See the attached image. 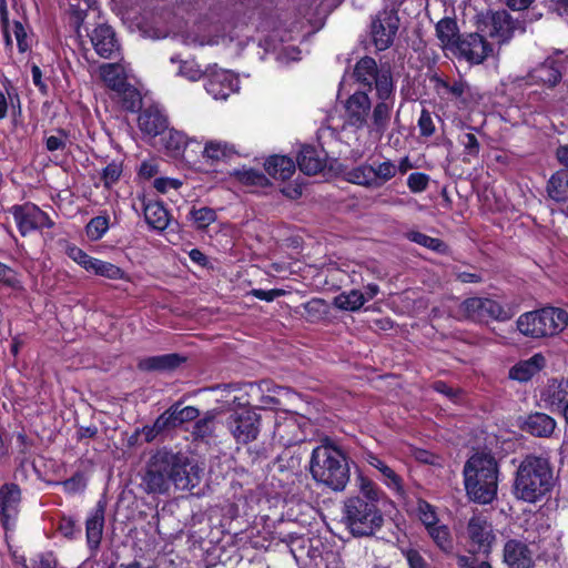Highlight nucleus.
Listing matches in <instances>:
<instances>
[{
    "label": "nucleus",
    "instance_id": "nucleus-1",
    "mask_svg": "<svg viewBox=\"0 0 568 568\" xmlns=\"http://www.w3.org/2000/svg\"><path fill=\"white\" fill-rule=\"evenodd\" d=\"M203 469L186 454L168 449L158 450L149 460L143 477L148 494H166L173 485L178 490H192L199 486Z\"/></svg>",
    "mask_w": 568,
    "mask_h": 568
},
{
    "label": "nucleus",
    "instance_id": "nucleus-2",
    "mask_svg": "<svg viewBox=\"0 0 568 568\" xmlns=\"http://www.w3.org/2000/svg\"><path fill=\"white\" fill-rule=\"evenodd\" d=\"M358 488L361 496L344 501L343 521L353 536H371L383 524V515L377 507L383 491L364 476H358Z\"/></svg>",
    "mask_w": 568,
    "mask_h": 568
},
{
    "label": "nucleus",
    "instance_id": "nucleus-3",
    "mask_svg": "<svg viewBox=\"0 0 568 568\" xmlns=\"http://www.w3.org/2000/svg\"><path fill=\"white\" fill-rule=\"evenodd\" d=\"M555 484V471L549 458L528 454L517 467L513 489L517 499L535 504L547 497Z\"/></svg>",
    "mask_w": 568,
    "mask_h": 568
},
{
    "label": "nucleus",
    "instance_id": "nucleus-4",
    "mask_svg": "<svg viewBox=\"0 0 568 568\" xmlns=\"http://www.w3.org/2000/svg\"><path fill=\"white\" fill-rule=\"evenodd\" d=\"M310 471L316 483L334 491H343L351 477L346 455L329 442H324L313 449Z\"/></svg>",
    "mask_w": 568,
    "mask_h": 568
},
{
    "label": "nucleus",
    "instance_id": "nucleus-5",
    "mask_svg": "<svg viewBox=\"0 0 568 568\" xmlns=\"http://www.w3.org/2000/svg\"><path fill=\"white\" fill-rule=\"evenodd\" d=\"M465 488L470 499L489 504L497 495L498 468L495 458L487 453L474 454L464 466Z\"/></svg>",
    "mask_w": 568,
    "mask_h": 568
},
{
    "label": "nucleus",
    "instance_id": "nucleus-6",
    "mask_svg": "<svg viewBox=\"0 0 568 568\" xmlns=\"http://www.w3.org/2000/svg\"><path fill=\"white\" fill-rule=\"evenodd\" d=\"M568 325V313L559 307L546 306L521 314L516 322L520 334L532 339L552 337Z\"/></svg>",
    "mask_w": 568,
    "mask_h": 568
},
{
    "label": "nucleus",
    "instance_id": "nucleus-7",
    "mask_svg": "<svg viewBox=\"0 0 568 568\" xmlns=\"http://www.w3.org/2000/svg\"><path fill=\"white\" fill-rule=\"evenodd\" d=\"M404 4L405 10L416 9L420 10L424 6L423 0H384L383 10L372 16L369 22V30L372 36H397V33H413V36H420L423 30H410L405 24L397 13V7Z\"/></svg>",
    "mask_w": 568,
    "mask_h": 568
},
{
    "label": "nucleus",
    "instance_id": "nucleus-8",
    "mask_svg": "<svg viewBox=\"0 0 568 568\" xmlns=\"http://www.w3.org/2000/svg\"><path fill=\"white\" fill-rule=\"evenodd\" d=\"M290 551L297 562L306 565V559L313 568H341V560L337 554L333 551L321 550L320 539H311L304 536L292 537L290 541Z\"/></svg>",
    "mask_w": 568,
    "mask_h": 568
},
{
    "label": "nucleus",
    "instance_id": "nucleus-9",
    "mask_svg": "<svg viewBox=\"0 0 568 568\" xmlns=\"http://www.w3.org/2000/svg\"><path fill=\"white\" fill-rule=\"evenodd\" d=\"M223 424L235 443L246 445L257 438L261 416L254 409L243 406L231 410Z\"/></svg>",
    "mask_w": 568,
    "mask_h": 568
},
{
    "label": "nucleus",
    "instance_id": "nucleus-10",
    "mask_svg": "<svg viewBox=\"0 0 568 568\" xmlns=\"http://www.w3.org/2000/svg\"><path fill=\"white\" fill-rule=\"evenodd\" d=\"M353 75L361 85L372 89L375 84L378 99L393 95V80L388 70H379L376 61L371 57H364L355 64Z\"/></svg>",
    "mask_w": 568,
    "mask_h": 568
},
{
    "label": "nucleus",
    "instance_id": "nucleus-11",
    "mask_svg": "<svg viewBox=\"0 0 568 568\" xmlns=\"http://www.w3.org/2000/svg\"><path fill=\"white\" fill-rule=\"evenodd\" d=\"M460 312L474 322L489 320L505 322L514 316V312L505 308L500 303L487 297H469L460 304Z\"/></svg>",
    "mask_w": 568,
    "mask_h": 568
},
{
    "label": "nucleus",
    "instance_id": "nucleus-12",
    "mask_svg": "<svg viewBox=\"0 0 568 568\" xmlns=\"http://www.w3.org/2000/svg\"><path fill=\"white\" fill-rule=\"evenodd\" d=\"M10 213L13 215L17 227L22 236H27L37 230L52 229L54 226V222L50 216L31 202L11 206Z\"/></svg>",
    "mask_w": 568,
    "mask_h": 568
},
{
    "label": "nucleus",
    "instance_id": "nucleus-13",
    "mask_svg": "<svg viewBox=\"0 0 568 568\" xmlns=\"http://www.w3.org/2000/svg\"><path fill=\"white\" fill-rule=\"evenodd\" d=\"M477 26L479 32L488 33V36H510L526 32L524 24L514 20L506 10L479 14Z\"/></svg>",
    "mask_w": 568,
    "mask_h": 568
},
{
    "label": "nucleus",
    "instance_id": "nucleus-14",
    "mask_svg": "<svg viewBox=\"0 0 568 568\" xmlns=\"http://www.w3.org/2000/svg\"><path fill=\"white\" fill-rule=\"evenodd\" d=\"M446 45H449L456 54L471 63L483 62L493 53V47L486 38H446Z\"/></svg>",
    "mask_w": 568,
    "mask_h": 568
},
{
    "label": "nucleus",
    "instance_id": "nucleus-15",
    "mask_svg": "<svg viewBox=\"0 0 568 568\" xmlns=\"http://www.w3.org/2000/svg\"><path fill=\"white\" fill-rule=\"evenodd\" d=\"M467 535L478 551L489 552L495 541L493 525L483 515H474L467 525Z\"/></svg>",
    "mask_w": 568,
    "mask_h": 568
},
{
    "label": "nucleus",
    "instance_id": "nucleus-16",
    "mask_svg": "<svg viewBox=\"0 0 568 568\" xmlns=\"http://www.w3.org/2000/svg\"><path fill=\"white\" fill-rule=\"evenodd\" d=\"M503 561L508 568H532L535 565L532 550L519 539H508L505 542Z\"/></svg>",
    "mask_w": 568,
    "mask_h": 568
},
{
    "label": "nucleus",
    "instance_id": "nucleus-17",
    "mask_svg": "<svg viewBox=\"0 0 568 568\" xmlns=\"http://www.w3.org/2000/svg\"><path fill=\"white\" fill-rule=\"evenodd\" d=\"M371 100L363 91L354 92L345 103L346 122L351 126L362 129L367 125Z\"/></svg>",
    "mask_w": 568,
    "mask_h": 568
},
{
    "label": "nucleus",
    "instance_id": "nucleus-18",
    "mask_svg": "<svg viewBox=\"0 0 568 568\" xmlns=\"http://www.w3.org/2000/svg\"><path fill=\"white\" fill-rule=\"evenodd\" d=\"M21 500V490L16 484H4L0 487V523L4 528L14 519Z\"/></svg>",
    "mask_w": 568,
    "mask_h": 568
},
{
    "label": "nucleus",
    "instance_id": "nucleus-19",
    "mask_svg": "<svg viewBox=\"0 0 568 568\" xmlns=\"http://www.w3.org/2000/svg\"><path fill=\"white\" fill-rule=\"evenodd\" d=\"M368 465L375 468L379 473V480L390 490L397 495L403 496L405 494L403 478L397 471L390 467L385 460L381 459L373 453L366 454L365 457Z\"/></svg>",
    "mask_w": 568,
    "mask_h": 568
},
{
    "label": "nucleus",
    "instance_id": "nucleus-20",
    "mask_svg": "<svg viewBox=\"0 0 568 568\" xmlns=\"http://www.w3.org/2000/svg\"><path fill=\"white\" fill-rule=\"evenodd\" d=\"M257 47L263 49L264 54L272 53L281 62L300 59L301 51L296 47L287 44L285 38H257Z\"/></svg>",
    "mask_w": 568,
    "mask_h": 568
},
{
    "label": "nucleus",
    "instance_id": "nucleus-21",
    "mask_svg": "<svg viewBox=\"0 0 568 568\" xmlns=\"http://www.w3.org/2000/svg\"><path fill=\"white\" fill-rule=\"evenodd\" d=\"M274 436L283 445H292L303 439V432L296 415H285L276 418Z\"/></svg>",
    "mask_w": 568,
    "mask_h": 568
},
{
    "label": "nucleus",
    "instance_id": "nucleus-22",
    "mask_svg": "<svg viewBox=\"0 0 568 568\" xmlns=\"http://www.w3.org/2000/svg\"><path fill=\"white\" fill-rule=\"evenodd\" d=\"M199 416L200 410L194 406H185L180 408L179 405H173L156 418V427H178L183 423L195 420Z\"/></svg>",
    "mask_w": 568,
    "mask_h": 568
},
{
    "label": "nucleus",
    "instance_id": "nucleus-23",
    "mask_svg": "<svg viewBox=\"0 0 568 568\" xmlns=\"http://www.w3.org/2000/svg\"><path fill=\"white\" fill-rule=\"evenodd\" d=\"M372 113V121L368 125L369 134L381 139L389 126L393 100L390 98L379 99Z\"/></svg>",
    "mask_w": 568,
    "mask_h": 568
},
{
    "label": "nucleus",
    "instance_id": "nucleus-24",
    "mask_svg": "<svg viewBox=\"0 0 568 568\" xmlns=\"http://www.w3.org/2000/svg\"><path fill=\"white\" fill-rule=\"evenodd\" d=\"M520 428L532 436L548 438L556 429V422L545 413H534L523 420Z\"/></svg>",
    "mask_w": 568,
    "mask_h": 568
},
{
    "label": "nucleus",
    "instance_id": "nucleus-25",
    "mask_svg": "<svg viewBox=\"0 0 568 568\" xmlns=\"http://www.w3.org/2000/svg\"><path fill=\"white\" fill-rule=\"evenodd\" d=\"M239 81L230 72H217L205 83V89L214 99H226L237 90Z\"/></svg>",
    "mask_w": 568,
    "mask_h": 568
},
{
    "label": "nucleus",
    "instance_id": "nucleus-26",
    "mask_svg": "<svg viewBox=\"0 0 568 568\" xmlns=\"http://www.w3.org/2000/svg\"><path fill=\"white\" fill-rule=\"evenodd\" d=\"M546 365V358L541 353L534 354L528 359L515 364L509 371V377L514 381L526 383L539 373Z\"/></svg>",
    "mask_w": 568,
    "mask_h": 568
},
{
    "label": "nucleus",
    "instance_id": "nucleus-27",
    "mask_svg": "<svg viewBox=\"0 0 568 568\" xmlns=\"http://www.w3.org/2000/svg\"><path fill=\"white\" fill-rule=\"evenodd\" d=\"M138 121L140 130L150 136L160 135L168 128L166 116L153 106L143 110Z\"/></svg>",
    "mask_w": 568,
    "mask_h": 568
},
{
    "label": "nucleus",
    "instance_id": "nucleus-28",
    "mask_svg": "<svg viewBox=\"0 0 568 568\" xmlns=\"http://www.w3.org/2000/svg\"><path fill=\"white\" fill-rule=\"evenodd\" d=\"M239 153L235 144L222 140H210L202 152L203 158L212 163L227 161Z\"/></svg>",
    "mask_w": 568,
    "mask_h": 568
},
{
    "label": "nucleus",
    "instance_id": "nucleus-29",
    "mask_svg": "<svg viewBox=\"0 0 568 568\" xmlns=\"http://www.w3.org/2000/svg\"><path fill=\"white\" fill-rule=\"evenodd\" d=\"M104 526V506L99 503L87 519V540L91 549H97L101 542Z\"/></svg>",
    "mask_w": 568,
    "mask_h": 568
},
{
    "label": "nucleus",
    "instance_id": "nucleus-30",
    "mask_svg": "<svg viewBox=\"0 0 568 568\" xmlns=\"http://www.w3.org/2000/svg\"><path fill=\"white\" fill-rule=\"evenodd\" d=\"M265 171L274 179L288 180L295 172V163L283 155L270 156L264 163Z\"/></svg>",
    "mask_w": 568,
    "mask_h": 568
},
{
    "label": "nucleus",
    "instance_id": "nucleus-31",
    "mask_svg": "<svg viewBox=\"0 0 568 568\" xmlns=\"http://www.w3.org/2000/svg\"><path fill=\"white\" fill-rule=\"evenodd\" d=\"M99 74L104 84L114 92H118L128 83L124 68L118 62L100 65Z\"/></svg>",
    "mask_w": 568,
    "mask_h": 568
},
{
    "label": "nucleus",
    "instance_id": "nucleus-32",
    "mask_svg": "<svg viewBox=\"0 0 568 568\" xmlns=\"http://www.w3.org/2000/svg\"><path fill=\"white\" fill-rule=\"evenodd\" d=\"M297 164L303 173L314 175L323 170L324 159L318 155L315 148L304 145L298 152Z\"/></svg>",
    "mask_w": 568,
    "mask_h": 568
},
{
    "label": "nucleus",
    "instance_id": "nucleus-33",
    "mask_svg": "<svg viewBox=\"0 0 568 568\" xmlns=\"http://www.w3.org/2000/svg\"><path fill=\"white\" fill-rule=\"evenodd\" d=\"M182 361L183 359L178 354H165L143 358L139 362L138 367L145 372L171 371L176 368Z\"/></svg>",
    "mask_w": 568,
    "mask_h": 568
},
{
    "label": "nucleus",
    "instance_id": "nucleus-34",
    "mask_svg": "<svg viewBox=\"0 0 568 568\" xmlns=\"http://www.w3.org/2000/svg\"><path fill=\"white\" fill-rule=\"evenodd\" d=\"M548 196L556 202L568 200V170H559L547 182Z\"/></svg>",
    "mask_w": 568,
    "mask_h": 568
},
{
    "label": "nucleus",
    "instance_id": "nucleus-35",
    "mask_svg": "<svg viewBox=\"0 0 568 568\" xmlns=\"http://www.w3.org/2000/svg\"><path fill=\"white\" fill-rule=\"evenodd\" d=\"M145 222L154 230L163 231L168 227L169 212L160 202H148L144 204Z\"/></svg>",
    "mask_w": 568,
    "mask_h": 568
},
{
    "label": "nucleus",
    "instance_id": "nucleus-36",
    "mask_svg": "<svg viewBox=\"0 0 568 568\" xmlns=\"http://www.w3.org/2000/svg\"><path fill=\"white\" fill-rule=\"evenodd\" d=\"M532 83H542L555 87L561 79V73L552 63H542L529 73Z\"/></svg>",
    "mask_w": 568,
    "mask_h": 568
},
{
    "label": "nucleus",
    "instance_id": "nucleus-37",
    "mask_svg": "<svg viewBox=\"0 0 568 568\" xmlns=\"http://www.w3.org/2000/svg\"><path fill=\"white\" fill-rule=\"evenodd\" d=\"M333 304L338 310L356 312L365 304V294L358 290L342 292L334 297Z\"/></svg>",
    "mask_w": 568,
    "mask_h": 568
},
{
    "label": "nucleus",
    "instance_id": "nucleus-38",
    "mask_svg": "<svg viewBox=\"0 0 568 568\" xmlns=\"http://www.w3.org/2000/svg\"><path fill=\"white\" fill-rule=\"evenodd\" d=\"M95 52L103 59H121V44L116 38H89Z\"/></svg>",
    "mask_w": 568,
    "mask_h": 568
},
{
    "label": "nucleus",
    "instance_id": "nucleus-39",
    "mask_svg": "<svg viewBox=\"0 0 568 568\" xmlns=\"http://www.w3.org/2000/svg\"><path fill=\"white\" fill-rule=\"evenodd\" d=\"M345 180L361 186L375 189L372 164L363 163L345 172Z\"/></svg>",
    "mask_w": 568,
    "mask_h": 568
},
{
    "label": "nucleus",
    "instance_id": "nucleus-40",
    "mask_svg": "<svg viewBox=\"0 0 568 568\" xmlns=\"http://www.w3.org/2000/svg\"><path fill=\"white\" fill-rule=\"evenodd\" d=\"M216 416L215 409L207 410L202 418L195 422L192 430L195 439L207 440L214 436Z\"/></svg>",
    "mask_w": 568,
    "mask_h": 568
},
{
    "label": "nucleus",
    "instance_id": "nucleus-41",
    "mask_svg": "<svg viewBox=\"0 0 568 568\" xmlns=\"http://www.w3.org/2000/svg\"><path fill=\"white\" fill-rule=\"evenodd\" d=\"M373 168V178L375 184V189L382 187L385 183L390 181L397 173V165L390 161L386 160L383 162H374L372 164Z\"/></svg>",
    "mask_w": 568,
    "mask_h": 568
},
{
    "label": "nucleus",
    "instance_id": "nucleus-42",
    "mask_svg": "<svg viewBox=\"0 0 568 568\" xmlns=\"http://www.w3.org/2000/svg\"><path fill=\"white\" fill-rule=\"evenodd\" d=\"M89 272L109 280H123L125 272L119 266L99 258H94Z\"/></svg>",
    "mask_w": 568,
    "mask_h": 568
},
{
    "label": "nucleus",
    "instance_id": "nucleus-43",
    "mask_svg": "<svg viewBox=\"0 0 568 568\" xmlns=\"http://www.w3.org/2000/svg\"><path fill=\"white\" fill-rule=\"evenodd\" d=\"M0 24L3 36H27L22 22L9 20L6 0H0Z\"/></svg>",
    "mask_w": 568,
    "mask_h": 568
},
{
    "label": "nucleus",
    "instance_id": "nucleus-44",
    "mask_svg": "<svg viewBox=\"0 0 568 568\" xmlns=\"http://www.w3.org/2000/svg\"><path fill=\"white\" fill-rule=\"evenodd\" d=\"M406 237L424 247H427L437 253H444L447 250V245L439 239L430 237L418 231H410L406 233Z\"/></svg>",
    "mask_w": 568,
    "mask_h": 568
},
{
    "label": "nucleus",
    "instance_id": "nucleus-45",
    "mask_svg": "<svg viewBox=\"0 0 568 568\" xmlns=\"http://www.w3.org/2000/svg\"><path fill=\"white\" fill-rule=\"evenodd\" d=\"M427 531L439 549L445 552H450L453 550V539L447 526H430Z\"/></svg>",
    "mask_w": 568,
    "mask_h": 568
},
{
    "label": "nucleus",
    "instance_id": "nucleus-46",
    "mask_svg": "<svg viewBox=\"0 0 568 568\" xmlns=\"http://www.w3.org/2000/svg\"><path fill=\"white\" fill-rule=\"evenodd\" d=\"M187 144L184 133L176 130H169L164 136V146L168 152L173 156H179L184 151Z\"/></svg>",
    "mask_w": 568,
    "mask_h": 568
},
{
    "label": "nucleus",
    "instance_id": "nucleus-47",
    "mask_svg": "<svg viewBox=\"0 0 568 568\" xmlns=\"http://www.w3.org/2000/svg\"><path fill=\"white\" fill-rule=\"evenodd\" d=\"M458 143L464 149V162H470V159L478 158L480 152V143L474 133L466 132L459 134Z\"/></svg>",
    "mask_w": 568,
    "mask_h": 568
},
{
    "label": "nucleus",
    "instance_id": "nucleus-48",
    "mask_svg": "<svg viewBox=\"0 0 568 568\" xmlns=\"http://www.w3.org/2000/svg\"><path fill=\"white\" fill-rule=\"evenodd\" d=\"M122 101V106L128 111H136L141 106L140 92L130 83H126L121 90L115 92Z\"/></svg>",
    "mask_w": 568,
    "mask_h": 568
},
{
    "label": "nucleus",
    "instance_id": "nucleus-49",
    "mask_svg": "<svg viewBox=\"0 0 568 568\" xmlns=\"http://www.w3.org/2000/svg\"><path fill=\"white\" fill-rule=\"evenodd\" d=\"M170 60L172 63H180L179 74L181 77L190 81H199L203 77V71L194 61L183 60L180 54L172 55Z\"/></svg>",
    "mask_w": 568,
    "mask_h": 568
},
{
    "label": "nucleus",
    "instance_id": "nucleus-50",
    "mask_svg": "<svg viewBox=\"0 0 568 568\" xmlns=\"http://www.w3.org/2000/svg\"><path fill=\"white\" fill-rule=\"evenodd\" d=\"M189 216L197 229H205L215 222L216 212L207 206H202L200 209L193 207L190 211Z\"/></svg>",
    "mask_w": 568,
    "mask_h": 568
},
{
    "label": "nucleus",
    "instance_id": "nucleus-51",
    "mask_svg": "<svg viewBox=\"0 0 568 568\" xmlns=\"http://www.w3.org/2000/svg\"><path fill=\"white\" fill-rule=\"evenodd\" d=\"M109 230V217L105 215H99L90 220L85 226V232L91 241H98Z\"/></svg>",
    "mask_w": 568,
    "mask_h": 568
},
{
    "label": "nucleus",
    "instance_id": "nucleus-52",
    "mask_svg": "<svg viewBox=\"0 0 568 568\" xmlns=\"http://www.w3.org/2000/svg\"><path fill=\"white\" fill-rule=\"evenodd\" d=\"M234 175L241 183L246 185L264 186L267 184L266 176L254 169L236 170Z\"/></svg>",
    "mask_w": 568,
    "mask_h": 568
},
{
    "label": "nucleus",
    "instance_id": "nucleus-53",
    "mask_svg": "<svg viewBox=\"0 0 568 568\" xmlns=\"http://www.w3.org/2000/svg\"><path fill=\"white\" fill-rule=\"evenodd\" d=\"M122 174V163L112 161L103 170L101 179L105 187L110 189L116 183Z\"/></svg>",
    "mask_w": 568,
    "mask_h": 568
},
{
    "label": "nucleus",
    "instance_id": "nucleus-54",
    "mask_svg": "<svg viewBox=\"0 0 568 568\" xmlns=\"http://www.w3.org/2000/svg\"><path fill=\"white\" fill-rule=\"evenodd\" d=\"M0 282L12 288L22 290L21 281L19 280L18 273L10 266L0 262Z\"/></svg>",
    "mask_w": 568,
    "mask_h": 568
},
{
    "label": "nucleus",
    "instance_id": "nucleus-55",
    "mask_svg": "<svg viewBox=\"0 0 568 568\" xmlns=\"http://www.w3.org/2000/svg\"><path fill=\"white\" fill-rule=\"evenodd\" d=\"M419 134L423 138H429L436 132V126L432 113L427 109H423L417 121Z\"/></svg>",
    "mask_w": 568,
    "mask_h": 568
},
{
    "label": "nucleus",
    "instance_id": "nucleus-56",
    "mask_svg": "<svg viewBox=\"0 0 568 568\" xmlns=\"http://www.w3.org/2000/svg\"><path fill=\"white\" fill-rule=\"evenodd\" d=\"M68 256L82 266L85 271L89 272L90 266L92 265L95 257L88 255L83 250L77 246L68 247Z\"/></svg>",
    "mask_w": 568,
    "mask_h": 568
},
{
    "label": "nucleus",
    "instance_id": "nucleus-57",
    "mask_svg": "<svg viewBox=\"0 0 568 568\" xmlns=\"http://www.w3.org/2000/svg\"><path fill=\"white\" fill-rule=\"evenodd\" d=\"M32 568H57L58 561L52 552H41L31 559Z\"/></svg>",
    "mask_w": 568,
    "mask_h": 568
},
{
    "label": "nucleus",
    "instance_id": "nucleus-58",
    "mask_svg": "<svg viewBox=\"0 0 568 568\" xmlns=\"http://www.w3.org/2000/svg\"><path fill=\"white\" fill-rule=\"evenodd\" d=\"M428 181L429 179L426 174L416 172L409 174L407 178V185L412 192L418 193L427 187Z\"/></svg>",
    "mask_w": 568,
    "mask_h": 568
},
{
    "label": "nucleus",
    "instance_id": "nucleus-59",
    "mask_svg": "<svg viewBox=\"0 0 568 568\" xmlns=\"http://www.w3.org/2000/svg\"><path fill=\"white\" fill-rule=\"evenodd\" d=\"M456 559L458 568H493L489 562L480 561L471 556L458 555Z\"/></svg>",
    "mask_w": 568,
    "mask_h": 568
},
{
    "label": "nucleus",
    "instance_id": "nucleus-60",
    "mask_svg": "<svg viewBox=\"0 0 568 568\" xmlns=\"http://www.w3.org/2000/svg\"><path fill=\"white\" fill-rule=\"evenodd\" d=\"M436 36H456L457 22L452 18H444L436 24Z\"/></svg>",
    "mask_w": 568,
    "mask_h": 568
},
{
    "label": "nucleus",
    "instance_id": "nucleus-61",
    "mask_svg": "<svg viewBox=\"0 0 568 568\" xmlns=\"http://www.w3.org/2000/svg\"><path fill=\"white\" fill-rule=\"evenodd\" d=\"M419 517L423 524L426 526L427 530L430 528V526H437L435 510L429 504L424 503L419 505Z\"/></svg>",
    "mask_w": 568,
    "mask_h": 568
},
{
    "label": "nucleus",
    "instance_id": "nucleus-62",
    "mask_svg": "<svg viewBox=\"0 0 568 568\" xmlns=\"http://www.w3.org/2000/svg\"><path fill=\"white\" fill-rule=\"evenodd\" d=\"M67 144V134L64 131H59L58 135H50L45 138V146L48 151L53 152L63 150Z\"/></svg>",
    "mask_w": 568,
    "mask_h": 568
},
{
    "label": "nucleus",
    "instance_id": "nucleus-63",
    "mask_svg": "<svg viewBox=\"0 0 568 568\" xmlns=\"http://www.w3.org/2000/svg\"><path fill=\"white\" fill-rule=\"evenodd\" d=\"M404 555L409 568H427V564L418 550L408 549Z\"/></svg>",
    "mask_w": 568,
    "mask_h": 568
},
{
    "label": "nucleus",
    "instance_id": "nucleus-64",
    "mask_svg": "<svg viewBox=\"0 0 568 568\" xmlns=\"http://www.w3.org/2000/svg\"><path fill=\"white\" fill-rule=\"evenodd\" d=\"M251 294L261 301L272 302L275 298L284 295V291L277 290V288L268 290V291H265L262 288H254V290H252Z\"/></svg>",
    "mask_w": 568,
    "mask_h": 568
}]
</instances>
